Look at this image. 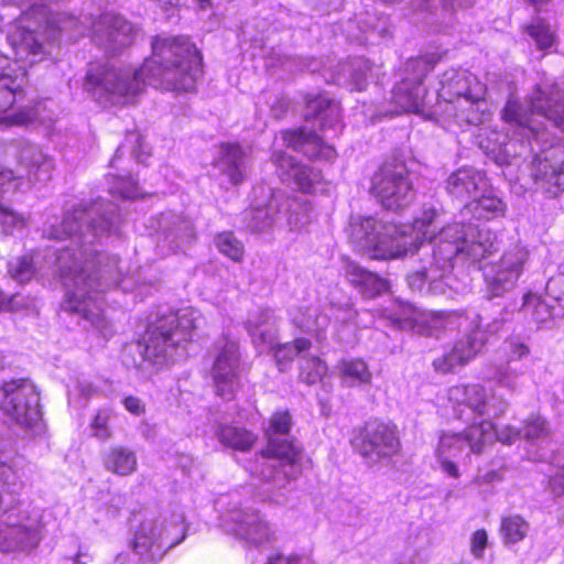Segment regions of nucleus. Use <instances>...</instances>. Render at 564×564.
Instances as JSON below:
<instances>
[{"instance_id":"nucleus-21","label":"nucleus","mask_w":564,"mask_h":564,"mask_svg":"<svg viewBox=\"0 0 564 564\" xmlns=\"http://www.w3.org/2000/svg\"><path fill=\"white\" fill-rule=\"evenodd\" d=\"M93 39L106 51L116 52L132 42L134 26L119 14L106 12L93 22Z\"/></svg>"},{"instance_id":"nucleus-25","label":"nucleus","mask_w":564,"mask_h":564,"mask_svg":"<svg viewBox=\"0 0 564 564\" xmlns=\"http://www.w3.org/2000/svg\"><path fill=\"white\" fill-rule=\"evenodd\" d=\"M424 264L417 271L406 276L408 285L411 290L427 294H447V289L457 291L453 285L451 274L440 275L441 269L436 267L429 258L422 260Z\"/></svg>"},{"instance_id":"nucleus-40","label":"nucleus","mask_w":564,"mask_h":564,"mask_svg":"<svg viewBox=\"0 0 564 564\" xmlns=\"http://www.w3.org/2000/svg\"><path fill=\"white\" fill-rule=\"evenodd\" d=\"M22 487L14 469L0 460V511H7L15 506Z\"/></svg>"},{"instance_id":"nucleus-38","label":"nucleus","mask_w":564,"mask_h":564,"mask_svg":"<svg viewBox=\"0 0 564 564\" xmlns=\"http://www.w3.org/2000/svg\"><path fill=\"white\" fill-rule=\"evenodd\" d=\"M462 433L468 444L466 456H469L470 453L481 454L495 441V425L490 420L484 419L478 423H473Z\"/></svg>"},{"instance_id":"nucleus-55","label":"nucleus","mask_w":564,"mask_h":564,"mask_svg":"<svg viewBox=\"0 0 564 564\" xmlns=\"http://www.w3.org/2000/svg\"><path fill=\"white\" fill-rule=\"evenodd\" d=\"M111 411L108 409L99 410L90 423L93 435L101 441H107L111 437L109 421Z\"/></svg>"},{"instance_id":"nucleus-49","label":"nucleus","mask_w":564,"mask_h":564,"mask_svg":"<svg viewBox=\"0 0 564 564\" xmlns=\"http://www.w3.org/2000/svg\"><path fill=\"white\" fill-rule=\"evenodd\" d=\"M326 372L327 366L318 357H307L306 354L302 356L300 377L303 381L308 384L316 383Z\"/></svg>"},{"instance_id":"nucleus-5","label":"nucleus","mask_w":564,"mask_h":564,"mask_svg":"<svg viewBox=\"0 0 564 564\" xmlns=\"http://www.w3.org/2000/svg\"><path fill=\"white\" fill-rule=\"evenodd\" d=\"M433 217L426 221L420 231L423 234L409 250V254L423 253L441 269L440 275L451 274L455 262H479L497 250V236L486 227L473 224L454 223L443 227L435 234L433 227L437 216L434 207Z\"/></svg>"},{"instance_id":"nucleus-16","label":"nucleus","mask_w":564,"mask_h":564,"mask_svg":"<svg viewBox=\"0 0 564 564\" xmlns=\"http://www.w3.org/2000/svg\"><path fill=\"white\" fill-rule=\"evenodd\" d=\"M528 259V249L519 245L503 252L500 260L494 263L485 274L490 299L501 296L516 286Z\"/></svg>"},{"instance_id":"nucleus-51","label":"nucleus","mask_w":564,"mask_h":564,"mask_svg":"<svg viewBox=\"0 0 564 564\" xmlns=\"http://www.w3.org/2000/svg\"><path fill=\"white\" fill-rule=\"evenodd\" d=\"M545 296L556 304V315H564V274L551 278L545 288Z\"/></svg>"},{"instance_id":"nucleus-34","label":"nucleus","mask_w":564,"mask_h":564,"mask_svg":"<svg viewBox=\"0 0 564 564\" xmlns=\"http://www.w3.org/2000/svg\"><path fill=\"white\" fill-rule=\"evenodd\" d=\"M102 465L106 470L118 476H130L138 468V458L133 449L115 445L102 454Z\"/></svg>"},{"instance_id":"nucleus-20","label":"nucleus","mask_w":564,"mask_h":564,"mask_svg":"<svg viewBox=\"0 0 564 564\" xmlns=\"http://www.w3.org/2000/svg\"><path fill=\"white\" fill-rule=\"evenodd\" d=\"M224 525L230 533L252 545L270 541L273 534L265 519L251 508L229 510L225 516Z\"/></svg>"},{"instance_id":"nucleus-50","label":"nucleus","mask_w":564,"mask_h":564,"mask_svg":"<svg viewBox=\"0 0 564 564\" xmlns=\"http://www.w3.org/2000/svg\"><path fill=\"white\" fill-rule=\"evenodd\" d=\"M109 193L123 199H135L141 196V191L131 177L111 176Z\"/></svg>"},{"instance_id":"nucleus-47","label":"nucleus","mask_w":564,"mask_h":564,"mask_svg":"<svg viewBox=\"0 0 564 564\" xmlns=\"http://www.w3.org/2000/svg\"><path fill=\"white\" fill-rule=\"evenodd\" d=\"M215 245L220 253L235 262H240L243 258V245L231 231H225L216 236Z\"/></svg>"},{"instance_id":"nucleus-8","label":"nucleus","mask_w":564,"mask_h":564,"mask_svg":"<svg viewBox=\"0 0 564 564\" xmlns=\"http://www.w3.org/2000/svg\"><path fill=\"white\" fill-rule=\"evenodd\" d=\"M292 419L288 411H278L267 430L268 447L261 456L260 477L276 480L280 476L288 481L295 480L303 469V453L293 441L284 438L290 432Z\"/></svg>"},{"instance_id":"nucleus-11","label":"nucleus","mask_w":564,"mask_h":564,"mask_svg":"<svg viewBox=\"0 0 564 564\" xmlns=\"http://www.w3.org/2000/svg\"><path fill=\"white\" fill-rule=\"evenodd\" d=\"M0 409L29 435L36 436L44 432L40 394L30 380L14 379L4 382Z\"/></svg>"},{"instance_id":"nucleus-60","label":"nucleus","mask_w":564,"mask_h":564,"mask_svg":"<svg viewBox=\"0 0 564 564\" xmlns=\"http://www.w3.org/2000/svg\"><path fill=\"white\" fill-rule=\"evenodd\" d=\"M488 535L486 530L475 531L470 538V552L476 558H481L487 546Z\"/></svg>"},{"instance_id":"nucleus-46","label":"nucleus","mask_w":564,"mask_h":564,"mask_svg":"<svg viewBox=\"0 0 564 564\" xmlns=\"http://www.w3.org/2000/svg\"><path fill=\"white\" fill-rule=\"evenodd\" d=\"M525 32L534 41L539 50L552 48L556 43L555 32L542 18L535 17L525 26Z\"/></svg>"},{"instance_id":"nucleus-33","label":"nucleus","mask_w":564,"mask_h":564,"mask_svg":"<svg viewBox=\"0 0 564 564\" xmlns=\"http://www.w3.org/2000/svg\"><path fill=\"white\" fill-rule=\"evenodd\" d=\"M274 323V314L271 308H260L249 316L247 329L256 346L259 348L273 346V340H275Z\"/></svg>"},{"instance_id":"nucleus-13","label":"nucleus","mask_w":564,"mask_h":564,"mask_svg":"<svg viewBox=\"0 0 564 564\" xmlns=\"http://www.w3.org/2000/svg\"><path fill=\"white\" fill-rule=\"evenodd\" d=\"M371 193L386 209L400 210L414 197L412 182L403 163H386L371 180Z\"/></svg>"},{"instance_id":"nucleus-35","label":"nucleus","mask_w":564,"mask_h":564,"mask_svg":"<svg viewBox=\"0 0 564 564\" xmlns=\"http://www.w3.org/2000/svg\"><path fill=\"white\" fill-rule=\"evenodd\" d=\"M281 197L282 195L280 194H272L267 205L247 210L245 214L247 227L254 232L270 229L278 219Z\"/></svg>"},{"instance_id":"nucleus-9","label":"nucleus","mask_w":564,"mask_h":564,"mask_svg":"<svg viewBox=\"0 0 564 564\" xmlns=\"http://www.w3.org/2000/svg\"><path fill=\"white\" fill-rule=\"evenodd\" d=\"M438 96L458 109L456 117L478 126L486 117V86L466 69L451 68L441 76Z\"/></svg>"},{"instance_id":"nucleus-54","label":"nucleus","mask_w":564,"mask_h":564,"mask_svg":"<svg viewBox=\"0 0 564 564\" xmlns=\"http://www.w3.org/2000/svg\"><path fill=\"white\" fill-rule=\"evenodd\" d=\"M547 422L539 414H532L524 423L523 437L530 441L538 440L547 435Z\"/></svg>"},{"instance_id":"nucleus-61","label":"nucleus","mask_w":564,"mask_h":564,"mask_svg":"<svg viewBox=\"0 0 564 564\" xmlns=\"http://www.w3.org/2000/svg\"><path fill=\"white\" fill-rule=\"evenodd\" d=\"M520 435L521 431L511 425H503L500 429L495 426V440L503 444L514 443L520 437Z\"/></svg>"},{"instance_id":"nucleus-7","label":"nucleus","mask_w":564,"mask_h":564,"mask_svg":"<svg viewBox=\"0 0 564 564\" xmlns=\"http://www.w3.org/2000/svg\"><path fill=\"white\" fill-rule=\"evenodd\" d=\"M432 217V210H423L412 224L401 226L387 225L373 217H358L350 223L349 236L359 249L371 251L373 258L406 257L423 235L420 229Z\"/></svg>"},{"instance_id":"nucleus-63","label":"nucleus","mask_w":564,"mask_h":564,"mask_svg":"<svg viewBox=\"0 0 564 564\" xmlns=\"http://www.w3.org/2000/svg\"><path fill=\"white\" fill-rule=\"evenodd\" d=\"M144 530H145L144 527L140 528V530L137 532L134 543H133L134 551L140 555H144L148 552L152 553V549L154 545L152 539L148 538L143 534Z\"/></svg>"},{"instance_id":"nucleus-23","label":"nucleus","mask_w":564,"mask_h":564,"mask_svg":"<svg viewBox=\"0 0 564 564\" xmlns=\"http://www.w3.org/2000/svg\"><path fill=\"white\" fill-rule=\"evenodd\" d=\"M271 161L276 166V172L284 183H294L302 192H314L321 183L322 174L318 170L300 164L294 158L283 151H274Z\"/></svg>"},{"instance_id":"nucleus-57","label":"nucleus","mask_w":564,"mask_h":564,"mask_svg":"<svg viewBox=\"0 0 564 564\" xmlns=\"http://www.w3.org/2000/svg\"><path fill=\"white\" fill-rule=\"evenodd\" d=\"M349 76L354 88L361 91L367 87V74L365 62L361 59H355L354 64L349 66Z\"/></svg>"},{"instance_id":"nucleus-15","label":"nucleus","mask_w":564,"mask_h":564,"mask_svg":"<svg viewBox=\"0 0 564 564\" xmlns=\"http://www.w3.org/2000/svg\"><path fill=\"white\" fill-rule=\"evenodd\" d=\"M447 394L460 419H463L465 409L478 416L500 417L509 408V402L506 399L496 393L489 395L480 384L453 386L448 389Z\"/></svg>"},{"instance_id":"nucleus-3","label":"nucleus","mask_w":564,"mask_h":564,"mask_svg":"<svg viewBox=\"0 0 564 564\" xmlns=\"http://www.w3.org/2000/svg\"><path fill=\"white\" fill-rule=\"evenodd\" d=\"M531 111L510 99L502 111L506 122L513 128V137L505 142L501 152L507 156L501 164H511L517 158L530 160L531 176L538 187L550 197L564 191V160L553 147L551 133L536 126L533 115H539L564 131V88L556 82L544 80L530 96Z\"/></svg>"},{"instance_id":"nucleus-12","label":"nucleus","mask_w":564,"mask_h":564,"mask_svg":"<svg viewBox=\"0 0 564 564\" xmlns=\"http://www.w3.org/2000/svg\"><path fill=\"white\" fill-rule=\"evenodd\" d=\"M351 444L368 465L390 459L401 448L395 426L377 420L368 421L359 429Z\"/></svg>"},{"instance_id":"nucleus-41","label":"nucleus","mask_w":564,"mask_h":564,"mask_svg":"<svg viewBox=\"0 0 564 564\" xmlns=\"http://www.w3.org/2000/svg\"><path fill=\"white\" fill-rule=\"evenodd\" d=\"M215 434L224 446L241 452L250 449L256 441L251 432L235 425H219Z\"/></svg>"},{"instance_id":"nucleus-48","label":"nucleus","mask_w":564,"mask_h":564,"mask_svg":"<svg viewBox=\"0 0 564 564\" xmlns=\"http://www.w3.org/2000/svg\"><path fill=\"white\" fill-rule=\"evenodd\" d=\"M458 318L460 316L452 312L434 313L425 319V325L420 326L419 332H423L426 336L437 337L441 329L453 327Z\"/></svg>"},{"instance_id":"nucleus-42","label":"nucleus","mask_w":564,"mask_h":564,"mask_svg":"<svg viewBox=\"0 0 564 564\" xmlns=\"http://www.w3.org/2000/svg\"><path fill=\"white\" fill-rule=\"evenodd\" d=\"M292 319L303 332L313 333L316 336L323 334L330 324L329 316L314 307L297 310L293 314Z\"/></svg>"},{"instance_id":"nucleus-52","label":"nucleus","mask_w":564,"mask_h":564,"mask_svg":"<svg viewBox=\"0 0 564 564\" xmlns=\"http://www.w3.org/2000/svg\"><path fill=\"white\" fill-rule=\"evenodd\" d=\"M12 278L21 283L30 281L34 274V264L31 256H22L9 263Z\"/></svg>"},{"instance_id":"nucleus-62","label":"nucleus","mask_w":564,"mask_h":564,"mask_svg":"<svg viewBox=\"0 0 564 564\" xmlns=\"http://www.w3.org/2000/svg\"><path fill=\"white\" fill-rule=\"evenodd\" d=\"M95 392L96 388L94 387V384L89 380L83 378L77 379L73 390L69 391V397L75 398L76 394H78L85 401H87L90 397L95 394Z\"/></svg>"},{"instance_id":"nucleus-53","label":"nucleus","mask_w":564,"mask_h":564,"mask_svg":"<svg viewBox=\"0 0 564 564\" xmlns=\"http://www.w3.org/2000/svg\"><path fill=\"white\" fill-rule=\"evenodd\" d=\"M329 312L335 319V323L343 325L357 324V311L354 308L352 303L346 301L344 303H329Z\"/></svg>"},{"instance_id":"nucleus-27","label":"nucleus","mask_w":564,"mask_h":564,"mask_svg":"<svg viewBox=\"0 0 564 564\" xmlns=\"http://www.w3.org/2000/svg\"><path fill=\"white\" fill-rule=\"evenodd\" d=\"M305 119L319 121V129L326 133L333 132L334 137L343 128L339 104L323 95L307 99Z\"/></svg>"},{"instance_id":"nucleus-26","label":"nucleus","mask_w":564,"mask_h":564,"mask_svg":"<svg viewBox=\"0 0 564 564\" xmlns=\"http://www.w3.org/2000/svg\"><path fill=\"white\" fill-rule=\"evenodd\" d=\"M487 189L486 176L473 167L459 169L452 173L446 181L447 193L459 200H471Z\"/></svg>"},{"instance_id":"nucleus-24","label":"nucleus","mask_w":564,"mask_h":564,"mask_svg":"<svg viewBox=\"0 0 564 564\" xmlns=\"http://www.w3.org/2000/svg\"><path fill=\"white\" fill-rule=\"evenodd\" d=\"M158 231L161 236L159 247L167 246L171 252H176L189 245L195 237L193 223L173 212L162 213L158 219Z\"/></svg>"},{"instance_id":"nucleus-44","label":"nucleus","mask_w":564,"mask_h":564,"mask_svg":"<svg viewBox=\"0 0 564 564\" xmlns=\"http://www.w3.org/2000/svg\"><path fill=\"white\" fill-rule=\"evenodd\" d=\"M521 308L525 313H530L536 323H545L551 318H560L564 315H556V304L546 296L541 299L536 294L528 293L522 296Z\"/></svg>"},{"instance_id":"nucleus-28","label":"nucleus","mask_w":564,"mask_h":564,"mask_svg":"<svg viewBox=\"0 0 564 564\" xmlns=\"http://www.w3.org/2000/svg\"><path fill=\"white\" fill-rule=\"evenodd\" d=\"M283 140L288 147L303 152L310 159H322L332 161L336 151L332 145L326 144L314 131L297 129L283 132Z\"/></svg>"},{"instance_id":"nucleus-32","label":"nucleus","mask_w":564,"mask_h":564,"mask_svg":"<svg viewBox=\"0 0 564 564\" xmlns=\"http://www.w3.org/2000/svg\"><path fill=\"white\" fill-rule=\"evenodd\" d=\"M39 542L40 535L35 524H10L0 530V549L3 552L31 550Z\"/></svg>"},{"instance_id":"nucleus-43","label":"nucleus","mask_w":564,"mask_h":564,"mask_svg":"<svg viewBox=\"0 0 564 564\" xmlns=\"http://www.w3.org/2000/svg\"><path fill=\"white\" fill-rule=\"evenodd\" d=\"M530 531V523L522 516L511 513L501 517L500 536L503 544L513 545L525 539Z\"/></svg>"},{"instance_id":"nucleus-36","label":"nucleus","mask_w":564,"mask_h":564,"mask_svg":"<svg viewBox=\"0 0 564 564\" xmlns=\"http://www.w3.org/2000/svg\"><path fill=\"white\" fill-rule=\"evenodd\" d=\"M161 318L164 323L171 322V330H173V334L178 337L180 341L186 347L194 329L199 326L202 315L193 307H185L164 315Z\"/></svg>"},{"instance_id":"nucleus-1","label":"nucleus","mask_w":564,"mask_h":564,"mask_svg":"<svg viewBox=\"0 0 564 564\" xmlns=\"http://www.w3.org/2000/svg\"><path fill=\"white\" fill-rule=\"evenodd\" d=\"M121 216L113 203L102 199L79 204L67 210L59 224H45L43 236L69 243L57 250L55 265L65 288L63 312L85 321L104 337L113 334L112 325L101 310L100 294L112 288L123 292L133 290L130 276H122L119 258L97 252L93 248L97 237L117 234Z\"/></svg>"},{"instance_id":"nucleus-10","label":"nucleus","mask_w":564,"mask_h":564,"mask_svg":"<svg viewBox=\"0 0 564 564\" xmlns=\"http://www.w3.org/2000/svg\"><path fill=\"white\" fill-rule=\"evenodd\" d=\"M186 356V348L171 330V322L159 318L150 325L142 340L128 346L124 361L128 366L142 368L144 362L163 367Z\"/></svg>"},{"instance_id":"nucleus-14","label":"nucleus","mask_w":564,"mask_h":564,"mask_svg":"<svg viewBox=\"0 0 564 564\" xmlns=\"http://www.w3.org/2000/svg\"><path fill=\"white\" fill-rule=\"evenodd\" d=\"M217 354L212 368V377L217 395L224 400L235 399L241 387V360L237 341L223 338L216 345Z\"/></svg>"},{"instance_id":"nucleus-31","label":"nucleus","mask_w":564,"mask_h":564,"mask_svg":"<svg viewBox=\"0 0 564 564\" xmlns=\"http://www.w3.org/2000/svg\"><path fill=\"white\" fill-rule=\"evenodd\" d=\"M344 270L350 284L358 289L365 297H375L388 290L387 280L360 267L357 262L346 259Z\"/></svg>"},{"instance_id":"nucleus-30","label":"nucleus","mask_w":564,"mask_h":564,"mask_svg":"<svg viewBox=\"0 0 564 564\" xmlns=\"http://www.w3.org/2000/svg\"><path fill=\"white\" fill-rule=\"evenodd\" d=\"M468 444L463 433H442L435 449V456L444 474L452 478H459L458 465L454 462L460 457Z\"/></svg>"},{"instance_id":"nucleus-64","label":"nucleus","mask_w":564,"mask_h":564,"mask_svg":"<svg viewBox=\"0 0 564 564\" xmlns=\"http://www.w3.org/2000/svg\"><path fill=\"white\" fill-rule=\"evenodd\" d=\"M503 476L500 471L491 469L485 473H479L473 480L476 486L489 485L502 481Z\"/></svg>"},{"instance_id":"nucleus-6","label":"nucleus","mask_w":564,"mask_h":564,"mask_svg":"<svg viewBox=\"0 0 564 564\" xmlns=\"http://www.w3.org/2000/svg\"><path fill=\"white\" fill-rule=\"evenodd\" d=\"M0 193L28 189L35 182L51 178L54 162L43 150L26 140L0 141ZM26 225V218L0 202V231L12 235Z\"/></svg>"},{"instance_id":"nucleus-56","label":"nucleus","mask_w":564,"mask_h":564,"mask_svg":"<svg viewBox=\"0 0 564 564\" xmlns=\"http://www.w3.org/2000/svg\"><path fill=\"white\" fill-rule=\"evenodd\" d=\"M288 221L291 230H300L311 221V216L302 205L295 203L290 208Z\"/></svg>"},{"instance_id":"nucleus-39","label":"nucleus","mask_w":564,"mask_h":564,"mask_svg":"<svg viewBox=\"0 0 564 564\" xmlns=\"http://www.w3.org/2000/svg\"><path fill=\"white\" fill-rule=\"evenodd\" d=\"M336 369L341 383L347 387L369 384L372 380L368 365L360 358L341 359Z\"/></svg>"},{"instance_id":"nucleus-4","label":"nucleus","mask_w":564,"mask_h":564,"mask_svg":"<svg viewBox=\"0 0 564 564\" xmlns=\"http://www.w3.org/2000/svg\"><path fill=\"white\" fill-rule=\"evenodd\" d=\"M33 15L45 17V8L35 6L21 14L8 34V41L14 52L15 62L0 53V124L7 127H23L34 122L41 113L42 102L24 99L23 86L25 84V67L18 62L33 64L35 57L43 53V44L35 30L25 25Z\"/></svg>"},{"instance_id":"nucleus-29","label":"nucleus","mask_w":564,"mask_h":564,"mask_svg":"<svg viewBox=\"0 0 564 564\" xmlns=\"http://www.w3.org/2000/svg\"><path fill=\"white\" fill-rule=\"evenodd\" d=\"M474 0H411V9L429 23L448 24L457 10L473 6Z\"/></svg>"},{"instance_id":"nucleus-37","label":"nucleus","mask_w":564,"mask_h":564,"mask_svg":"<svg viewBox=\"0 0 564 564\" xmlns=\"http://www.w3.org/2000/svg\"><path fill=\"white\" fill-rule=\"evenodd\" d=\"M506 203L497 195L482 192L465 205V210L477 219L491 220L505 216Z\"/></svg>"},{"instance_id":"nucleus-58","label":"nucleus","mask_w":564,"mask_h":564,"mask_svg":"<svg viewBox=\"0 0 564 564\" xmlns=\"http://www.w3.org/2000/svg\"><path fill=\"white\" fill-rule=\"evenodd\" d=\"M520 307L518 304L510 303L506 305L499 314V317L492 318V322L487 325L490 333H497L501 329L502 325L509 322L516 311Z\"/></svg>"},{"instance_id":"nucleus-59","label":"nucleus","mask_w":564,"mask_h":564,"mask_svg":"<svg viewBox=\"0 0 564 564\" xmlns=\"http://www.w3.org/2000/svg\"><path fill=\"white\" fill-rule=\"evenodd\" d=\"M495 379L501 387L510 391H516L518 388V373L510 368L499 369Z\"/></svg>"},{"instance_id":"nucleus-18","label":"nucleus","mask_w":564,"mask_h":564,"mask_svg":"<svg viewBox=\"0 0 564 564\" xmlns=\"http://www.w3.org/2000/svg\"><path fill=\"white\" fill-rule=\"evenodd\" d=\"M432 68V64L424 57L408 62L406 69L413 72V77L402 79L392 90V101L400 111L420 112L423 110L426 95L423 78Z\"/></svg>"},{"instance_id":"nucleus-2","label":"nucleus","mask_w":564,"mask_h":564,"mask_svg":"<svg viewBox=\"0 0 564 564\" xmlns=\"http://www.w3.org/2000/svg\"><path fill=\"white\" fill-rule=\"evenodd\" d=\"M203 58L186 36H156L152 55L137 70L108 64L89 65L84 89L101 105L132 100L145 84L174 91H191L203 73Z\"/></svg>"},{"instance_id":"nucleus-17","label":"nucleus","mask_w":564,"mask_h":564,"mask_svg":"<svg viewBox=\"0 0 564 564\" xmlns=\"http://www.w3.org/2000/svg\"><path fill=\"white\" fill-rule=\"evenodd\" d=\"M528 259V249L519 245L503 252L500 260L494 263L485 274L490 299L501 296L516 286Z\"/></svg>"},{"instance_id":"nucleus-22","label":"nucleus","mask_w":564,"mask_h":564,"mask_svg":"<svg viewBox=\"0 0 564 564\" xmlns=\"http://www.w3.org/2000/svg\"><path fill=\"white\" fill-rule=\"evenodd\" d=\"M251 161L249 149L242 148L239 143L224 142L218 148L213 166L229 184L237 186L247 180Z\"/></svg>"},{"instance_id":"nucleus-45","label":"nucleus","mask_w":564,"mask_h":564,"mask_svg":"<svg viewBox=\"0 0 564 564\" xmlns=\"http://www.w3.org/2000/svg\"><path fill=\"white\" fill-rule=\"evenodd\" d=\"M310 348L311 341L306 338H296L292 343H285L283 345H278L275 340H273V346L260 347L261 350L270 349L274 351V358L281 370L296 356L305 355Z\"/></svg>"},{"instance_id":"nucleus-19","label":"nucleus","mask_w":564,"mask_h":564,"mask_svg":"<svg viewBox=\"0 0 564 564\" xmlns=\"http://www.w3.org/2000/svg\"><path fill=\"white\" fill-rule=\"evenodd\" d=\"M485 345V336L480 329V316L476 315L475 326L458 338L453 347L433 360V368L438 373H449L466 366Z\"/></svg>"}]
</instances>
